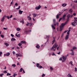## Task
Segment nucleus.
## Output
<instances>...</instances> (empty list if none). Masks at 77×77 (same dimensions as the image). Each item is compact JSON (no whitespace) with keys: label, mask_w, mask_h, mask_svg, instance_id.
<instances>
[{"label":"nucleus","mask_w":77,"mask_h":77,"mask_svg":"<svg viewBox=\"0 0 77 77\" xmlns=\"http://www.w3.org/2000/svg\"><path fill=\"white\" fill-rule=\"evenodd\" d=\"M18 45H19V46H21V45H22V44L21 43H19L18 44Z\"/></svg>","instance_id":"obj_35"},{"label":"nucleus","mask_w":77,"mask_h":77,"mask_svg":"<svg viewBox=\"0 0 77 77\" xmlns=\"http://www.w3.org/2000/svg\"><path fill=\"white\" fill-rule=\"evenodd\" d=\"M36 66L38 68H39V64L37 63H36Z\"/></svg>","instance_id":"obj_29"},{"label":"nucleus","mask_w":77,"mask_h":77,"mask_svg":"<svg viewBox=\"0 0 77 77\" xmlns=\"http://www.w3.org/2000/svg\"><path fill=\"white\" fill-rule=\"evenodd\" d=\"M23 70V69L22 68H21L20 70V72H22Z\"/></svg>","instance_id":"obj_30"},{"label":"nucleus","mask_w":77,"mask_h":77,"mask_svg":"<svg viewBox=\"0 0 77 77\" xmlns=\"http://www.w3.org/2000/svg\"><path fill=\"white\" fill-rule=\"evenodd\" d=\"M12 17V15H11L10 16V18H11Z\"/></svg>","instance_id":"obj_60"},{"label":"nucleus","mask_w":77,"mask_h":77,"mask_svg":"<svg viewBox=\"0 0 77 77\" xmlns=\"http://www.w3.org/2000/svg\"><path fill=\"white\" fill-rule=\"evenodd\" d=\"M18 56L20 57V56H21V54H20V53H19L18 54Z\"/></svg>","instance_id":"obj_44"},{"label":"nucleus","mask_w":77,"mask_h":77,"mask_svg":"<svg viewBox=\"0 0 77 77\" xmlns=\"http://www.w3.org/2000/svg\"><path fill=\"white\" fill-rule=\"evenodd\" d=\"M70 64H71V65L72 66V65H73L72 64V61H71L70 63Z\"/></svg>","instance_id":"obj_31"},{"label":"nucleus","mask_w":77,"mask_h":77,"mask_svg":"<svg viewBox=\"0 0 77 77\" xmlns=\"http://www.w3.org/2000/svg\"><path fill=\"white\" fill-rule=\"evenodd\" d=\"M50 69H51V71H53V67H50Z\"/></svg>","instance_id":"obj_54"},{"label":"nucleus","mask_w":77,"mask_h":77,"mask_svg":"<svg viewBox=\"0 0 77 77\" xmlns=\"http://www.w3.org/2000/svg\"><path fill=\"white\" fill-rule=\"evenodd\" d=\"M28 24H26V26H29V22L27 23Z\"/></svg>","instance_id":"obj_55"},{"label":"nucleus","mask_w":77,"mask_h":77,"mask_svg":"<svg viewBox=\"0 0 77 77\" xmlns=\"http://www.w3.org/2000/svg\"><path fill=\"white\" fill-rule=\"evenodd\" d=\"M11 41H16V39H15V38H12L11 39Z\"/></svg>","instance_id":"obj_16"},{"label":"nucleus","mask_w":77,"mask_h":77,"mask_svg":"<svg viewBox=\"0 0 77 77\" xmlns=\"http://www.w3.org/2000/svg\"><path fill=\"white\" fill-rule=\"evenodd\" d=\"M3 72H4V73H5V74H6V73H8V72L6 70H5Z\"/></svg>","instance_id":"obj_36"},{"label":"nucleus","mask_w":77,"mask_h":77,"mask_svg":"<svg viewBox=\"0 0 77 77\" xmlns=\"http://www.w3.org/2000/svg\"><path fill=\"white\" fill-rule=\"evenodd\" d=\"M7 18H8V19H9V17L8 16H7Z\"/></svg>","instance_id":"obj_64"},{"label":"nucleus","mask_w":77,"mask_h":77,"mask_svg":"<svg viewBox=\"0 0 77 77\" xmlns=\"http://www.w3.org/2000/svg\"><path fill=\"white\" fill-rule=\"evenodd\" d=\"M45 75L44 74H42V77H45Z\"/></svg>","instance_id":"obj_40"},{"label":"nucleus","mask_w":77,"mask_h":77,"mask_svg":"<svg viewBox=\"0 0 77 77\" xmlns=\"http://www.w3.org/2000/svg\"><path fill=\"white\" fill-rule=\"evenodd\" d=\"M65 11H68V9L64 8L63 10H62V12H63Z\"/></svg>","instance_id":"obj_25"},{"label":"nucleus","mask_w":77,"mask_h":77,"mask_svg":"<svg viewBox=\"0 0 77 77\" xmlns=\"http://www.w3.org/2000/svg\"><path fill=\"white\" fill-rule=\"evenodd\" d=\"M5 55H6V56H9L10 55V53H9V52H8V53L5 54Z\"/></svg>","instance_id":"obj_19"},{"label":"nucleus","mask_w":77,"mask_h":77,"mask_svg":"<svg viewBox=\"0 0 77 77\" xmlns=\"http://www.w3.org/2000/svg\"><path fill=\"white\" fill-rule=\"evenodd\" d=\"M62 19V18L61 17L60 18L59 20V22H60V20H61Z\"/></svg>","instance_id":"obj_42"},{"label":"nucleus","mask_w":77,"mask_h":77,"mask_svg":"<svg viewBox=\"0 0 77 77\" xmlns=\"http://www.w3.org/2000/svg\"><path fill=\"white\" fill-rule=\"evenodd\" d=\"M15 5L16 6H18V4L16 3L15 4Z\"/></svg>","instance_id":"obj_49"},{"label":"nucleus","mask_w":77,"mask_h":77,"mask_svg":"<svg viewBox=\"0 0 77 77\" xmlns=\"http://www.w3.org/2000/svg\"><path fill=\"white\" fill-rule=\"evenodd\" d=\"M50 35H48V36H47V35H45V37H46V38H45V39H47V38H50Z\"/></svg>","instance_id":"obj_12"},{"label":"nucleus","mask_w":77,"mask_h":77,"mask_svg":"<svg viewBox=\"0 0 77 77\" xmlns=\"http://www.w3.org/2000/svg\"><path fill=\"white\" fill-rule=\"evenodd\" d=\"M68 77H72V75H71L70 74V73H69L68 74V75H67Z\"/></svg>","instance_id":"obj_23"},{"label":"nucleus","mask_w":77,"mask_h":77,"mask_svg":"<svg viewBox=\"0 0 77 77\" xmlns=\"http://www.w3.org/2000/svg\"><path fill=\"white\" fill-rule=\"evenodd\" d=\"M74 9H75V6L74 5H73L72 7Z\"/></svg>","instance_id":"obj_59"},{"label":"nucleus","mask_w":77,"mask_h":77,"mask_svg":"<svg viewBox=\"0 0 77 77\" xmlns=\"http://www.w3.org/2000/svg\"><path fill=\"white\" fill-rule=\"evenodd\" d=\"M11 35L12 37H14V35L12 34H11Z\"/></svg>","instance_id":"obj_52"},{"label":"nucleus","mask_w":77,"mask_h":77,"mask_svg":"<svg viewBox=\"0 0 77 77\" xmlns=\"http://www.w3.org/2000/svg\"><path fill=\"white\" fill-rule=\"evenodd\" d=\"M4 29L6 30L7 29H8V28H4Z\"/></svg>","instance_id":"obj_57"},{"label":"nucleus","mask_w":77,"mask_h":77,"mask_svg":"<svg viewBox=\"0 0 77 77\" xmlns=\"http://www.w3.org/2000/svg\"><path fill=\"white\" fill-rule=\"evenodd\" d=\"M51 26L52 28L53 29H54V30L56 28H55V27H54V26H53V25H52Z\"/></svg>","instance_id":"obj_26"},{"label":"nucleus","mask_w":77,"mask_h":77,"mask_svg":"<svg viewBox=\"0 0 77 77\" xmlns=\"http://www.w3.org/2000/svg\"><path fill=\"white\" fill-rule=\"evenodd\" d=\"M20 8H21V6H19L18 8H16V9L17 10H18V9H20Z\"/></svg>","instance_id":"obj_33"},{"label":"nucleus","mask_w":77,"mask_h":77,"mask_svg":"<svg viewBox=\"0 0 77 77\" xmlns=\"http://www.w3.org/2000/svg\"><path fill=\"white\" fill-rule=\"evenodd\" d=\"M20 42L21 44H26V42L24 41H21Z\"/></svg>","instance_id":"obj_14"},{"label":"nucleus","mask_w":77,"mask_h":77,"mask_svg":"<svg viewBox=\"0 0 77 77\" xmlns=\"http://www.w3.org/2000/svg\"><path fill=\"white\" fill-rule=\"evenodd\" d=\"M71 16V15L69 14L67 15V17L68 18H70V17Z\"/></svg>","instance_id":"obj_24"},{"label":"nucleus","mask_w":77,"mask_h":77,"mask_svg":"<svg viewBox=\"0 0 77 77\" xmlns=\"http://www.w3.org/2000/svg\"><path fill=\"white\" fill-rule=\"evenodd\" d=\"M34 17H36V14H35V13L33 14Z\"/></svg>","instance_id":"obj_51"},{"label":"nucleus","mask_w":77,"mask_h":77,"mask_svg":"<svg viewBox=\"0 0 77 77\" xmlns=\"http://www.w3.org/2000/svg\"><path fill=\"white\" fill-rule=\"evenodd\" d=\"M74 3H77V0H75L74 1Z\"/></svg>","instance_id":"obj_47"},{"label":"nucleus","mask_w":77,"mask_h":77,"mask_svg":"<svg viewBox=\"0 0 77 77\" xmlns=\"http://www.w3.org/2000/svg\"><path fill=\"white\" fill-rule=\"evenodd\" d=\"M3 75H4V73H2L0 75V76L2 77Z\"/></svg>","instance_id":"obj_38"},{"label":"nucleus","mask_w":77,"mask_h":77,"mask_svg":"<svg viewBox=\"0 0 77 77\" xmlns=\"http://www.w3.org/2000/svg\"><path fill=\"white\" fill-rule=\"evenodd\" d=\"M5 17H6V16H4L3 17L1 20V21L2 22H3L4 21V20H5Z\"/></svg>","instance_id":"obj_7"},{"label":"nucleus","mask_w":77,"mask_h":77,"mask_svg":"<svg viewBox=\"0 0 77 77\" xmlns=\"http://www.w3.org/2000/svg\"><path fill=\"white\" fill-rule=\"evenodd\" d=\"M12 66H13V67H15V66H16V65L15 64H13Z\"/></svg>","instance_id":"obj_53"},{"label":"nucleus","mask_w":77,"mask_h":77,"mask_svg":"<svg viewBox=\"0 0 77 77\" xmlns=\"http://www.w3.org/2000/svg\"><path fill=\"white\" fill-rule=\"evenodd\" d=\"M13 54L14 55V54H15V52L14 51H13Z\"/></svg>","instance_id":"obj_58"},{"label":"nucleus","mask_w":77,"mask_h":77,"mask_svg":"<svg viewBox=\"0 0 77 77\" xmlns=\"http://www.w3.org/2000/svg\"><path fill=\"white\" fill-rule=\"evenodd\" d=\"M66 24L67 23L66 22H65L64 23H62L61 24V26H60V32H61L62 31V29H63V27H64V26H65V25H66Z\"/></svg>","instance_id":"obj_2"},{"label":"nucleus","mask_w":77,"mask_h":77,"mask_svg":"<svg viewBox=\"0 0 77 77\" xmlns=\"http://www.w3.org/2000/svg\"><path fill=\"white\" fill-rule=\"evenodd\" d=\"M28 20L29 21H30V20H32V18H31V17H30L28 19Z\"/></svg>","instance_id":"obj_37"},{"label":"nucleus","mask_w":77,"mask_h":77,"mask_svg":"<svg viewBox=\"0 0 77 77\" xmlns=\"http://www.w3.org/2000/svg\"><path fill=\"white\" fill-rule=\"evenodd\" d=\"M56 24H57V26H59V23L57 22L56 23Z\"/></svg>","instance_id":"obj_62"},{"label":"nucleus","mask_w":77,"mask_h":77,"mask_svg":"<svg viewBox=\"0 0 77 77\" xmlns=\"http://www.w3.org/2000/svg\"><path fill=\"white\" fill-rule=\"evenodd\" d=\"M52 42H56V40H55V39H54L53 41H52Z\"/></svg>","instance_id":"obj_56"},{"label":"nucleus","mask_w":77,"mask_h":77,"mask_svg":"<svg viewBox=\"0 0 77 77\" xmlns=\"http://www.w3.org/2000/svg\"><path fill=\"white\" fill-rule=\"evenodd\" d=\"M69 36V35H66V36L65 39L66 40H67V39H68V36Z\"/></svg>","instance_id":"obj_17"},{"label":"nucleus","mask_w":77,"mask_h":77,"mask_svg":"<svg viewBox=\"0 0 77 77\" xmlns=\"http://www.w3.org/2000/svg\"><path fill=\"white\" fill-rule=\"evenodd\" d=\"M70 29H71V27H69V30H68V32H70V31H71V30H70Z\"/></svg>","instance_id":"obj_34"},{"label":"nucleus","mask_w":77,"mask_h":77,"mask_svg":"<svg viewBox=\"0 0 77 77\" xmlns=\"http://www.w3.org/2000/svg\"><path fill=\"white\" fill-rule=\"evenodd\" d=\"M1 36L2 38H4V35H1Z\"/></svg>","instance_id":"obj_48"},{"label":"nucleus","mask_w":77,"mask_h":77,"mask_svg":"<svg viewBox=\"0 0 77 77\" xmlns=\"http://www.w3.org/2000/svg\"><path fill=\"white\" fill-rule=\"evenodd\" d=\"M59 14H57L56 16V19H58V18H59Z\"/></svg>","instance_id":"obj_27"},{"label":"nucleus","mask_w":77,"mask_h":77,"mask_svg":"<svg viewBox=\"0 0 77 77\" xmlns=\"http://www.w3.org/2000/svg\"><path fill=\"white\" fill-rule=\"evenodd\" d=\"M73 49H71V50H70V51H72V53H70V54L71 55H74V52L73 51Z\"/></svg>","instance_id":"obj_11"},{"label":"nucleus","mask_w":77,"mask_h":77,"mask_svg":"<svg viewBox=\"0 0 77 77\" xmlns=\"http://www.w3.org/2000/svg\"><path fill=\"white\" fill-rule=\"evenodd\" d=\"M68 56V54H67V56H66L65 57L64 56H62V58L63 59V60H62L63 62H64L65 61Z\"/></svg>","instance_id":"obj_3"},{"label":"nucleus","mask_w":77,"mask_h":77,"mask_svg":"<svg viewBox=\"0 0 77 77\" xmlns=\"http://www.w3.org/2000/svg\"><path fill=\"white\" fill-rule=\"evenodd\" d=\"M75 72H77V69L76 67H75Z\"/></svg>","instance_id":"obj_41"},{"label":"nucleus","mask_w":77,"mask_h":77,"mask_svg":"<svg viewBox=\"0 0 77 77\" xmlns=\"http://www.w3.org/2000/svg\"><path fill=\"white\" fill-rule=\"evenodd\" d=\"M59 47H60V46H59L58 47V45H57V43H56L51 48V50H53V51H55V50H56V48H57V50H59Z\"/></svg>","instance_id":"obj_1"},{"label":"nucleus","mask_w":77,"mask_h":77,"mask_svg":"<svg viewBox=\"0 0 77 77\" xmlns=\"http://www.w3.org/2000/svg\"><path fill=\"white\" fill-rule=\"evenodd\" d=\"M5 45H6V47H8V46H9V44H8L7 43H5L4 44Z\"/></svg>","instance_id":"obj_21"},{"label":"nucleus","mask_w":77,"mask_h":77,"mask_svg":"<svg viewBox=\"0 0 77 77\" xmlns=\"http://www.w3.org/2000/svg\"><path fill=\"white\" fill-rule=\"evenodd\" d=\"M21 30V29L19 28H17L16 29V30L18 32H19Z\"/></svg>","instance_id":"obj_20"},{"label":"nucleus","mask_w":77,"mask_h":77,"mask_svg":"<svg viewBox=\"0 0 77 77\" xmlns=\"http://www.w3.org/2000/svg\"><path fill=\"white\" fill-rule=\"evenodd\" d=\"M74 21V22H72V25L73 26H75V25H74L75 24H76L77 23V20H72Z\"/></svg>","instance_id":"obj_4"},{"label":"nucleus","mask_w":77,"mask_h":77,"mask_svg":"<svg viewBox=\"0 0 77 77\" xmlns=\"http://www.w3.org/2000/svg\"><path fill=\"white\" fill-rule=\"evenodd\" d=\"M19 14H23V11H21V10H20L19 11Z\"/></svg>","instance_id":"obj_10"},{"label":"nucleus","mask_w":77,"mask_h":77,"mask_svg":"<svg viewBox=\"0 0 77 77\" xmlns=\"http://www.w3.org/2000/svg\"><path fill=\"white\" fill-rule=\"evenodd\" d=\"M31 32V30H30L29 31V30H26L25 31H24L25 33L26 34H29V31Z\"/></svg>","instance_id":"obj_6"},{"label":"nucleus","mask_w":77,"mask_h":77,"mask_svg":"<svg viewBox=\"0 0 77 77\" xmlns=\"http://www.w3.org/2000/svg\"><path fill=\"white\" fill-rule=\"evenodd\" d=\"M62 59H63V58H62V57H61L59 59L60 60H62Z\"/></svg>","instance_id":"obj_43"},{"label":"nucleus","mask_w":77,"mask_h":77,"mask_svg":"<svg viewBox=\"0 0 77 77\" xmlns=\"http://www.w3.org/2000/svg\"><path fill=\"white\" fill-rule=\"evenodd\" d=\"M65 17H66V14H64L63 16V17L62 18L63 20H65Z\"/></svg>","instance_id":"obj_8"},{"label":"nucleus","mask_w":77,"mask_h":77,"mask_svg":"<svg viewBox=\"0 0 77 77\" xmlns=\"http://www.w3.org/2000/svg\"><path fill=\"white\" fill-rule=\"evenodd\" d=\"M66 5H67V4L66 3H64L62 4V6L63 7H65Z\"/></svg>","instance_id":"obj_13"},{"label":"nucleus","mask_w":77,"mask_h":77,"mask_svg":"<svg viewBox=\"0 0 77 77\" xmlns=\"http://www.w3.org/2000/svg\"><path fill=\"white\" fill-rule=\"evenodd\" d=\"M68 32V30H67V31L66 30L65 31H64L63 32V33L64 34V33H66V32Z\"/></svg>","instance_id":"obj_39"},{"label":"nucleus","mask_w":77,"mask_h":77,"mask_svg":"<svg viewBox=\"0 0 77 77\" xmlns=\"http://www.w3.org/2000/svg\"><path fill=\"white\" fill-rule=\"evenodd\" d=\"M39 68H42V66H39Z\"/></svg>","instance_id":"obj_61"},{"label":"nucleus","mask_w":77,"mask_h":77,"mask_svg":"<svg viewBox=\"0 0 77 77\" xmlns=\"http://www.w3.org/2000/svg\"><path fill=\"white\" fill-rule=\"evenodd\" d=\"M11 75V73H7V76H8L9 75Z\"/></svg>","instance_id":"obj_32"},{"label":"nucleus","mask_w":77,"mask_h":77,"mask_svg":"<svg viewBox=\"0 0 77 77\" xmlns=\"http://www.w3.org/2000/svg\"><path fill=\"white\" fill-rule=\"evenodd\" d=\"M69 12L70 14H72V9H70L69 10Z\"/></svg>","instance_id":"obj_15"},{"label":"nucleus","mask_w":77,"mask_h":77,"mask_svg":"<svg viewBox=\"0 0 77 77\" xmlns=\"http://www.w3.org/2000/svg\"><path fill=\"white\" fill-rule=\"evenodd\" d=\"M69 18H67V20L66 21V22H65V23H68V21L69 20Z\"/></svg>","instance_id":"obj_18"},{"label":"nucleus","mask_w":77,"mask_h":77,"mask_svg":"<svg viewBox=\"0 0 77 77\" xmlns=\"http://www.w3.org/2000/svg\"><path fill=\"white\" fill-rule=\"evenodd\" d=\"M73 49L74 50V49H77V48L75 47H74L73 48Z\"/></svg>","instance_id":"obj_50"},{"label":"nucleus","mask_w":77,"mask_h":77,"mask_svg":"<svg viewBox=\"0 0 77 77\" xmlns=\"http://www.w3.org/2000/svg\"><path fill=\"white\" fill-rule=\"evenodd\" d=\"M2 52H0V56L1 57H2Z\"/></svg>","instance_id":"obj_46"},{"label":"nucleus","mask_w":77,"mask_h":77,"mask_svg":"<svg viewBox=\"0 0 77 77\" xmlns=\"http://www.w3.org/2000/svg\"><path fill=\"white\" fill-rule=\"evenodd\" d=\"M41 8V5H39L38 6L35 7V9L36 10H39Z\"/></svg>","instance_id":"obj_5"},{"label":"nucleus","mask_w":77,"mask_h":77,"mask_svg":"<svg viewBox=\"0 0 77 77\" xmlns=\"http://www.w3.org/2000/svg\"><path fill=\"white\" fill-rule=\"evenodd\" d=\"M15 36H17V37L20 38V34H18V35H17V33H16L15 35Z\"/></svg>","instance_id":"obj_9"},{"label":"nucleus","mask_w":77,"mask_h":77,"mask_svg":"<svg viewBox=\"0 0 77 77\" xmlns=\"http://www.w3.org/2000/svg\"><path fill=\"white\" fill-rule=\"evenodd\" d=\"M20 23H22L23 24L24 23V19H22V20L20 21Z\"/></svg>","instance_id":"obj_28"},{"label":"nucleus","mask_w":77,"mask_h":77,"mask_svg":"<svg viewBox=\"0 0 77 77\" xmlns=\"http://www.w3.org/2000/svg\"><path fill=\"white\" fill-rule=\"evenodd\" d=\"M40 46L39 45H37L36 46V47L37 48H39Z\"/></svg>","instance_id":"obj_22"},{"label":"nucleus","mask_w":77,"mask_h":77,"mask_svg":"<svg viewBox=\"0 0 77 77\" xmlns=\"http://www.w3.org/2000/svg\"><path fill=\"white\" fill-rule=\"evenodd\" d=\"M29 26H32V25L33 24L32 23H29Z\"/></svg>","instance_id":"obj_45"},{"label":"nucleus","mask_w":77,"mask_h":77,"mask_svg":"<svg viewBox=\"0 0 77 77\" xmlns=\"http://www.w3.org/2000/svg\"><path fill=\"white\" fill-rule=\"evenodd\" d=\"M13 77H15V76H16L15 75V73L13 75Z\"/></svg>","instance_id":"obj_63"}]
</instances>
